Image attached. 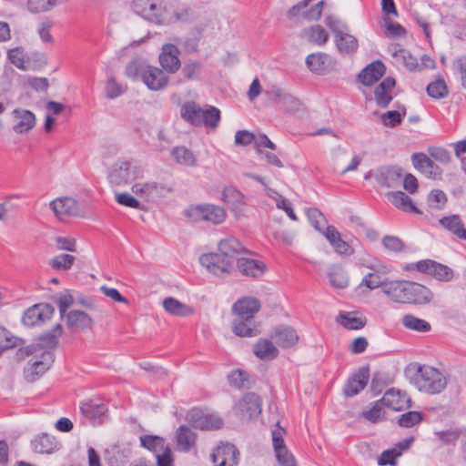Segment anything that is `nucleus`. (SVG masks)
<instances>
[{"mask_svg": "<svg viewBox=\"0 0 466 466\" xmlns=\"http://www.w3.org/2000/svg\"><path fill=\"white\" fill-rule=\"evenodd\" d=\"M408 281L395 280L388 281L384 285L383 292L393 301L406 303Z\"/></svg>", "mask_w": 466, "mask_h": 466, "instance_id": "2f4dec72", "label": "nucleus"}, {"mask_svg": "<svg viewBox=\"0 0 466 466\" xmlns=\"http://www.w3.org/2000/svg\"><path fill=\"white\" fill-rule=\"evenodd\" d=\"M171 156L179 165L193 167L196 165L194 154L185 147H176L171 151Z\"/></svg>", "mask_w": 466, "mask_h": 466, "instance_id": "a18cd8bd", "label": "nucleus"}, {"mask_svg": "<svg viewBox=\"0 0 466 466\" xmlns=\"http://www.w3.org/2000/svg\"><path fill=\"white\" fill-rule=\"evenodd\" d=\"M272 338L275 342L282 348L292 347L299 339L296 330L291 327L277 328Z\"/></svg>", "mask_w": 466, "mask_h": 466, "instance_id": "c9c22d12", "label": "nucleus"}, {"mask_svg": "<svg viewBox=\"0 0 466 466\" xmlns=\"http://www.w3.org/2000/svg\"><path fill=\"white\" fill-rule=\"evenodd\" d=\"M326 25L334 33L336 36V46L341 54H352L359 47L357 38L348 33V26L332 15L325 18Z\"/></svg>", "mask_w": 466, "mask_h": 466, "instance_id": "7ed1b4c3", "label": "nucleus"}, {"mask_svg": "<svg viewBox=\"0 0 466 466\" xmlns=\"http://www.w3.org/2000/svg\"><path fill=\"white\" fill-rule=\"evenodd\" d=\"M406 115V108L403 106L401 111L391 110L384 113L381 116V122L386 127H394L400 125L402 117Z\"/></svg>", "mask_w": 466, "mask_h": 466, "instance_id": "5fc2aeb1", "label": "nucleus"}, {"mask_svg": "<svg viewBox=\"0 0 466 466\" xmlns=\"http://www.w3.org/2000/svg\"><path fill=\"white\" fill-rule=\"evenodd\" d=\"M200 264L210 273L218 277L228 275L234 269L235 264L219 252L204 254L199 258Z\"/></svg>", "mask_w": 466, "mask_h": 466, "instance_id": "0eeeda50", "label": "nucleus"}, {"mask_svg": "<svg viewBox=\"0 0 466 466\" xmlns=\"http://www.w3.org/2000/svg\"><path fill=\"white\" fill-rule=\"evenodd\" d=\"M218 252L227 258L233 260V263L240 258L241 255L248 254L249 251L235 238L222 239L218 243Z\"/></svg>", "mask_w": 466, "mask_h": 466, "instance_id": "b1692460", "label": "nucleus"}, {"mask_svg": "<svg viewBox=\"0 0 466 466\" xmlns=\"http://www.w3.org/2000/svg\"><path fill=\"white\" fill-rule=\"evenodd\" d=\"M452 67L455 73L460 75L461 86L466 89V55L455 58Z\"/></svg>", "mask_w": 466, "mask_h": 466, "instance_id": "774afa93", "label": "nucleus"}, {"mask_svg": "<svg viewBox=\"0 0 466 466\" xmlns=\"http://www.w3.org/2000/svg\"><path fill=\"white\" fill-rule=\"evenodd\" d=\"M202 71V65L197 61L186 63L182 68V74L187 80L197 79Z\"/></svg>", "mask_w": 466, "mask_h": 466, "instance_id": "e2e57ef3", "label": "nucleus"}, {"mask_svg": "<svg viewBox=\"0 0 466 466\" xmlns=\"http://www.w3.org/2000/svg\"><path fill=\"white\" fill-rule=\"evenodd\" d=\"M163 308L167 313L181 317L189 316L193 312L188 306L171 297L163 300Z\"/></svg>", "mask_w": 466, "mask_h": 466, "instance_id": "37998d69", "label": "nucleus"}, {"mask_svg": "<svg viewBox=\"0 0 466 466\" xmlns=\"http://www.w3.org/2000/svg\"><path fill=\"white\" fill-rule=\"evenodd\" d=\"M181 117L194 127L204 126L207 128L216 129L221 119L220 110L210 105L204 107L194 101H187L181 106Z\"/></svg>", "mask_w": 466, "mask_h": 466, "instance_id": "f03ea898", "label": "nucleus"}, {"mask_svg": "<svg viewBox=\"0 0 466 466\" xmlns=\"http://www.w3.org/2000/svg\"><path fill=\"white\" fill-rule=\"evenodd\" d=\"M370 377V370L362 367L347 380L343 392L347 397H353L360 393L367 385Z\"/></svg>", "mask_w": 466, "mask_h": 466, "instance_id": "4be33fe9", "label": "nucleus"}, {"mask_svg": "<svg viewBox=\"0 0 466 466\" xmlns=\"http://www.w3.org/2000/svg\"><path fill=\"white\" fill-rule=\"evenodd\" d=\"M149 65L145 60L139 58L133 59L126 66V75L134 81H143L144 75Z\"/></svg>", "mask_w": 466, "mask_h": 466, "instance_id": "79ce46f5", "label": "nucleus"}, {"mask_svg": "<svg viewBox=\"0 0 466 466\" xmlns=\"http://www.w3.org/2000/svg\"><path fill=\"white\" fill-rule=\"evenodd\" d=\"M406 303L414 305H425L433 299V293L427 287L417 282L408 281Z\"/></svg>", "mask_w": 466, "mask_h": 466, "instance_id": "6ab92c4d", "label": "nucleus"}, {"mask_svg": "<svg viewBox=\"0 0 466 466\" xmlns=\"http://www.w3.org/2000/svg\"><path fill=\"white\" fill-rule=\"evenodd\" d=\"M284 434L285 430L281 427L272 431V445L279 466H298L294 455L285 444Z\"/></svg>", "mask_w": 466, "mask_h": 466, "instance_id": "9d476101", "label": "nucleus"}, {"mask_svg": "<svg viewBox=\"0 0 466 466\" xmlns=\"http://www.w3.org/2000/svg\"><path fill=\"white\" fill-rule=\"evenodd\" d=\"M387 198L390 203L399 209L405 212L420 213L413 204L412 200L402 191H391L387 193Z\"/></svg>", "mask_w": 466, "mask_h": 466, "instance_id": "f704fd0d", "label": "nucleus"}, {"mask_svg": "<svg viewBox=\"0 0 466 466\" xmlns=\"http://www.w3.org/2000/svg\"><path fill=\"white\" fill-rule=\"evenodd\" d=\"M423 415L420 411H408L403 413L398 420V424L403 428H410L420 423Z\"/></svg>", "mask_w": 466, "mask_h": 466, "instance_id": "13d9d810", "label": "nucleus"}, {"mask_svg": "<svg viewBox=\"0 0 466 466\" xmlns=\"http://www.w3.org/2000/svg\"><path fill=\"white\" fill-rule=\"evenodd\" d=\"M141 445L149 451L157 452L164 448V440L157 436L144 435L140 437Z\"/></svg>", "mask_w": 466, "mask_h": 466, "instance_id": "69168bd1", "label": "nucleus"}, {"mask_svg": "<svg viewBox=\"0 0 466 466\" xmlns=\"http://www.w3.org/2000/svg\"><path fill=\"white\" fill-rule=\"evenodd\" d=\"M106 96L114 99L125 92V88L114 77H109L105 86Z\"/></svg>", "mask_w": 466, "mask_h": 466, "instance_id": "338daca9", "label": "nucleus"}, {"mask_svg": "<svg viewBox=\"0 0 466 466\" xmlns=\"http://www.w3.org/2000/svg\"><path fill=\"white\" fill-rule=\"evenodd\" d=\"M178 48L172 44H166L162 47L159 55V63L161 66L168 73H176L180 67Z\"/></svg>", "mask_w": 466, "mask_h": 466, "instance_id": "5701e85b", "label": "nucleus"}, {"mask_svg": "<svg viewBox=\"0 0 466 466\" xmlns=\"http://www.w3.org/2000/svg\"><path fill=\"white\" fill-rule=\"evenodd\" d=\"M395 85V79L391 76H388L375 88V100L379 106L386 107L390 103L392 100L391 91Z\"/></svg>", "mask_w": 466, "mask_h": 466, "instance_id": "c756f323", "label": "nucleus"}, {"mask_svg": "<svg viewBox=\"0 0 466 466\" xmlns=\"http://www.w3.org/2000/svg\"><path fill=\"white\" fill-rule=\"evenodd\" d=\"M139 168L131 161L115 162L108 173V180L115 186H125L134 181L139 175Z\"/></svg>", "mask_w": 466, "mask_h": 466, "instance_id": "39448f33", "label": "nucleus"}, {"mask_svg": "<svg viewBox=\"0 0 466 466\" xmlns=\"http://www.w3.org/2000/svg\"><path fill=\"white\" fill-rule=\"evenodd\" d=\"M228 381L231 386L237 389H248L251 386L249 374L242 370L232 371L228 375Z\"/></svg>", "mask_w": 466, "mask_h": 466, "instance_id": "8fccbe9b", "label": "nucleus"}, {"mask_svg": "<svg viewBox=\"0 0 466 466\" xmlns=\"http://www.w3.org/2000/svg\"><path fill=\"white\" fill-rule=\"evenodd\" d=\"M233 332L238 337H255L259 331L254 319L235 318L233 321Z\"/></svg>", "mask_w": 466, "mask_h": 466, "instance_id": "e433bc0d", "label": "nucleus"}, {"mask_svg": "<svg viewBox=\"0 0 466 466\" xmlns=\"http://www.w3.org/2000/svg\"><path fill=\"white\" fill-rule=\"evenodd\" d=\"M76 258L69 254H59L54 257L49 265L52 268L56 270H68L75 263Z\"/></svg>", "mask_w": 466, "mask_h": 466, "instance_id": "603ef678", "label": "nucleus"}, {"mask_svg": "<svg viewBox=\"0 0 466 466\" xmlns=\"http://www.w3.org/2000/svg\"><path fill=\"white\" fill-rule=\"evenodd\" d=\"M49 206L56 217L62 221L76 217L80 212L77 201L69 197L57 198L51 201Z\"/></svg>", "mask_w": 466, "mask_h": 466, "instance_id": "ddd939ff", "label": "nucleus"}, {"mask_svg": "<svg viewBox=\"0 0 466 466\" xmlns=\"http://www.w3.org/2000/svg\"><path fill=\"white\" fill-rule=\"evenodd\" d=\"M307 216L310 224L315 228L316 230L323 234L325 228L323 225L327 223L324 215L316 208H309L307 209Z\"/></svg>", "mask_w": 466, "mask_h": 466, "instance_id": "864d4df0", "label": "nucleus"}, {"mask_svg": "<svg viewBox=\"0 0 466 466\" xmlns=\"http://www.w3.org/2000/svg\"><path fill=\"white\" fill-rule=\"evenodd\" d=\"M303 35L307 37L309 42L318 46H323L329 40V34L319 25H315L305 28L303 30Z\"/></svg>", "mask_w": 466, "mask_h": 466, "instance_id": "c03bdc74", "label": "nucleus"}, {"mask_svg": "<svg viewBox=\"0 0 466 466\" xmlns=\"http://www.w3.org/2000/svg\"><path fill=\"white\" fill-rule=\"evenodd\" d=\"M31 446L37 453L50 454L58 449V442L55 437L43 433L31 441Z\"/></svg>", "mask_w": 466, "mask_h": 466, "instance_id": "473e14b6", "label": "nucleus"}, {"mask_svg": "<svg viewBox=\"0 0 466 466\" xmlns=\"http://www.w3.org/2000/svg\"><path fill=\"white\" fill-rule=\"evenodd\" d=\"M265 95L286 113H295L302 105L299 98L278 86H272L265 91Z\"/></svg>", "mask_w": 466, "mask_h": 466, "instance_id": "1a4fd4ad", "label": "nucleus"}, {"mask_svg": "<svg viewBox=\"0 0 466 466\" xmlns=\"http://www.w3.org/2000/svg\"><path fill=\"white\" fill-rule=\"evenodd\" d=\"M260 309V302L258 299L253 297H244L238 299L232 307V311L236 318L254 319L256 313Z\"/></svg>", "mask_w": 466, "mask_h": 466, "instance_id": "a211bd4d", "label": "nucleus"}, {"mask_svg": "<svg viewBox=\"0 0 466 466\" xmlns=\"http://www.w3.org/2000/svg\"><path fill=\"white\" fill-rule=\"evenodd\" d=\"M386 67L380 60L368 65L359 74L360 81L365 86H371L377 82L385 73Z\"/></svg>", "mask_w": 466, "mask_h": 466, "instance_id": "c85d7f7f", "label": "nucleus"}, {"mask_svg": "<svg viewBox=\"0 0 466 466\" xmlns=\"http://www.w3.org/2000/svg\"><path fill=\"white\" fill-rule=\"evenodd\" d=\"M439 223L445 229L452 233L459 239H466V228L459 215H451L441 218Z\"/></svg>", "mask_w": 466, "mask_h": 466, "instance_id": "72a5a7b5", "label": "nucleus"}, {"mask_svg": "<svg viewBox=\"0 0 466 466\" xmlns=\"http://www.w3.org/2000/svg\"><path fill=\"white\" fill-rule=\"evenodd\" d=\"M411 158L414 167L421 172H428V168H437L433 161L424 153H415L412 155Z\"/></svg>", "mask_w": 466, "mask_h": 466, "instance_id": "bf43d9fd", "label": "nucleus"}, {"mask_svg": "<svg viewBox=\"0 0 466 466\" xmlns=\"http://www.w3.org/2000/svg\"><path fill=\"white\" fill-rule=\"evenodd\" d=\"M55 309L47 303L34 305L25 311L22 321L27 327H33L38 323H43L53 316Z\"/></svg>", "mask_w": 466, "mask_h": 466, "instance_id": "4468645a", "label": "nucleus"}, {"mask_svg": "<svg viewBox=\"0 0 466 466\" xmlns=\"http://www.w3.org/2000/svg\"><path fill=\"white\" fill-rule=\"evenodd\" d=\"M254 354L260 360H270L275 359L279 350L274 344L265 339H260L257 341L253 348Z\"/></svg>", "mask_w": 466, "mask_h": 466, "instance_id": "4c0bfd02", "label": "nucleus"}, {"mask_svg": "<svg viewBox=\"0 0 466 466\" xmlns=\"http://www.w3.org/2000/svg\"><path fill=\"white\" fill-rule=\"evenodd\" d=\"M395 56L402 60L403 65L408 70H420V65L417 58L413 56L410 52L404 49H400L395 53Z\"/></svg>", "mask_w": 466, "mask_h": 466, "instance_id": "680f3d73", "label": "nucleus"}, {"mask_svg": "<svg viewBox=\"0 0 466 466\" xmlns=\"http://www.w3.org/2000/svg\"><path fill=\"white\" fill-rule=\"evenodd\" d=\"M383 406L382 401L379 400L370 410L362 411L361 416L369 421L376 423L383 417Z\"/></svg>", "mask_w": 466, "mask_h": 466, "instance_id": "0e129e2a", "label": "nucleus"}, {"mask_svg": "<svg viewBox=\"0 0 466 466\" xmlns=\"http://www.w3.org/2000/svg\"><path fill=\"white\" fill-rule=\"evenodd\" d=\"M134 12L155 24L164 21V8L151 0H134L132 3Z\"/></svg>", "mask_w": 466, "mask_h": 466, "instance_id": "9b49d317", "label": "nucleus"}, {"mask_svg": "<svg viewBox=\"0 0 466 466\" xmlns=\"http://www.w3.org/2000/svg\"><path fill=\"white\" fill-rule=\"evenodd\" d=\"M80 410L83 416L93 425H97L103 423L106 420L107 407L99 400H90L81 404Z\"/></svg>", "mask_w": 466, "mask_h": 466, "instance_id": "f3484780", "label": "nucleus"}, {"mask_svg": "<svg viewBox=\"0 0 466 466\" xmlns=\"http://www.w3.org/2000/svg\"><path fill=\"white\" fill-rule=\"evenodd\" d=\"M389 269L387 267L382 266L380 271L370 272L364 276L361 285L367 287L370 289H375L377 288L382 287V290L384 289V285L387 283L381 278L380 273H388Z\"/></svg>", "mask_w": 466, "mask_h": 466, "instance_id": "49530a36", "label": "nucleus"}, {"mask_svg": "<svg viewBox=\"0 0 466 466\" xmlns=\"http://www.w3.org/2000/svg\"><path fill=\"white\" fill-rule=\"evenodd\" d=\"M56 5V0H28L27 8L31 13H42L50 10Z\"/></svg>", "mask_w": 466, "mask_h": 466, "instance_id": "052dcab7", "label": "nucleus"}, {"mask_svg": "<svg viewBox=\"0 0 466 466\" xmlns=\"http://www.w3.org/2000/svg\"><path fill=\"white\" fill-rule=\"evenodd\" d=\"M66 326L72 332H78L91 329L92 318L82 310H71L66 316Z\"/></svg>", "mask_w": 466, "mask_h": 466, "instance_id": "bb28decb", "label": "nucleus"}, {"mask_svg": "<svg viewBox=\"0 0 466 466\" xmlns=\"http://www.w3.org/2000/svg\"><path fill=\"white\" fill-rule=\"evenodd\" d=\"M406 371L412 374L410 382L421 392L438 394L447 386L446 377L431 366L412 363Z\"/></svg>", "mask_w": 466, "mask_h": 466, "instance_id": "f257e3e1", "label": "nucleus"}, {"mask_svg": "<svg viewBox=\"0 0 466 466\" xmlns=\"http://www.w3.org/2000/svg\"><path fill=\"white\" fill-rule=\"evenodd\" d=\"M186 419L194 428L201 431H216L223 425L219 416L197 408L190 410Z\"/></svg>", "mask_w": 466, "mask_h": 466, "instance_id": "6e6552de", "label": "nucleus"}, {"mask_svg": "<svg viewBox=\"0 0 466 466\" xmlns=\"http://www.w3.org/2000/svg\"><path fill=\"white\" fill-rule=\"evenodd\" d=\"M185 214L193 222L208 221L215 225L222 223L227 217L223 208L212 204L190 207Z\"/></svg>", "mask_w": 466, "mask_h": 466, "instance_id": "20e7f679", "label": "nucleus"}, {"mask_svg": "<svg viewBox=\"0 0 466 466\" xmlns=\"http://www.w3.org/2000/svg\"><path fill=\"white\" fill-rule=\"evenodd\" d=\"M377 182L386 187H395L400 184L402 172L398 167H381L376 171Z\"/></svg>", "mask_w": 466, "mask_h": 466, "instance_id": "a878e982", "label": "nucleus"}, {"mask_svg": "<svg viewBox=\"0 0 466 466\" xmlns=\"http://www.w3.org/2000/svg\"><path fill=\"white\" fill-rule=\"evenodd\" d=\"M13 115L17 119V123L14 126L15 133H26L35 125V116L29 110L15 108L13 111Z\"/></svg>", "mask_w": 466, "mask_h": 466, "instance_id": "7c9ffc66", "label": "nucleus"}, {"mask_svg": "<svg viewBox=\"0 0 466 466\" xmlns=\"http://www.w3.org/2000/svg\"><path fill=\"white\" fill-rule=\"evenodd\" d=\"M237 266L243 275L254 279L260 278L267 269L266 264L262 261L243 257L238 258Z\"/></svg>", "mask_w": 466, "mask_h": 466, "instance_id": "cd10ccee", "label": "nucleus"}, {"mask_svg": "<svg viewBox=\"0 0 466 466\" xmlns=\"http://www.w3.org/2000/svg\"><path fill=\"white\" fill-rule=\"evenodd\" d=\"M22 340L11 335V333L3 327H0V355L8 349L16 347Z\"/></svg>", "mask_w": 466, "mask_h": 466, "instance_id": "4d7b16f0", "label": "nucleus"}, {"mask_svg": "<svg viewBox=\"0 0 466 466\" xmlns=\"http://www.w3.org/2000/svg\"><path fill=\"white\" fill-rule=\"evenodd\" d=\"M322 235L339 256L350 257L354 253V248L350 243L341 238L340 233L334 226H327Z\"/></svg>", "mask_w": 466, "mask_h": 466, "instance_id": "aec40b11", "label": "nucleus"}, {"mask_svg": "<svg viewBox=\"0 0 466 466\" xmlns=\"http://www.w3.org/2000/svg\"><path fill=\"white\" fill-rule=\"evenodd\" d=\"M196 438L195 432L186 425H181L177 431V446L183 451H188L195 445Z\"/></svg>", "mask_w": 466, "mask_h": 466, "instance_id": "a19ab883", "label": "nucleus"}, {"mask_svg": "<svg viewBox=\"0 0 466 466\" xmlns=\"http://www.w3.org/2000/svg\"><path fill=\"white\" fill-rule=\"evenodd\" d=\"M148 89L152 91L163 90L168 83V76L164 71L157 66L149 65L142 81Z\"/></svg>", "mask_w": 466, "mask_h": 466, "instance_id": "393cba45", "label": "nucleus"}, {"mask_svg": "<svg viewBox=\"0 0 466 466\" xmlns=\"http://www.w3.org/2000/svg\"><path fill=\"white\" fill-rule=\"evenodd\" d=\"M222 200L236 211H241L245 206L244 195L233 187H227L224 188Z\"/></svg>", "mask_w": 466, "mask_h": 466, "instance_id": "58836bf2", "label": "nucleus"}, {"mask_svg": "<svg viewBox=\"0 0 466 466\" xmlns=\"http://www.w3.org/2000/svg\"><path fill=\"white\" fill-rule=\"evenodd\" d=\"M427 93L433 98H442L448 95V87L444 80L437 79L428 85Z\"/></svg>", "mask_w": 466, "mask_h": 466, "instance_id": "6e6d98bb", "label": "nucleus"}, {"mask_svg": "<svg viewBox=\"0 0 466 466\" xmlns=\"http://www.w3.org/2000/svg\"><path fill=\"white\" fill-rule=\"evenodd\" d=\"M239 452L231 443H222L211 454V461L215 466H237Z\"/></svg>", "mask_w": 466, "mask_h": 466, "instance_id": "2eb2a0df", "label": "nucleus"}, {"mask_svg": "<svg viewBox=\"0 0 466 466\" xmlns=\"http://www.w3.org/2000/svg\"><path fill=\"white\" fill-rule=\"evenodd\" d=\"M405 268L417 269L420 272L431 275L443 282H449L454 277L453 270L451 268L431 259L420 260L417 263L406 266Z\"/></svg>", "mask_w": 466, "mask_h": 466, "instance_id": "423d86ee", "label": "nucleus"}, {"mask_svg": "<svg viewBox=\"0 0 466 466\" xmlns=\"http://www.w3.org/2000/svg\"><path fill=\"white\" fill-rule=\"evenodd\" d=\"M337 321L347 329L357 330L365 327L367 319L357 317L354 312H340Z\"/></svg>", "mask_w": 466, "mask_h": 466, "instance_id": "ea45409f", "label": "nucleus"}, {"mask_svg": "<svg viewBox=\"0 0 466 466\" xmlns=\"http://www.w3.org/2000/svg\"><path fill=\"white\" fill-rule=\"evenodd\" d=\"M54 361V353L52 350H46L41 355V360H31L28 367L25 369V376L28 381H35L42 376Z\"/></svg>", "mask_w": 466, "mask_h": 466, "instance_id": "dca6fc26", "label": "nucleus"}, {"mask_svg": "<svg viewBox=\"0 0 466 466\" xmlns=\"http://www.w3.org/2000/svg\"><path fill=\"white\" fill-rule=\"evenodd\" d=\"M380 401H382L384 406L397 411L411 407L410 398L405 392H401L400 390L393 388L384 393Z\"/></svg>", "mask_w": 466, "mask_h": 466, "instance_id": "412c9836", "label": "nucleus"}, {"mask_svg": "<svg viewBox=\"0 0 466 466\" xmlns=\"http://www.w3.org/2000/svg\"><path fill=\"white\" fill-rule=\"evenodd\" d=\"M327 59L325 54H310L306 58V64L312 72L320 73L325 70Z\"/></svg>", "mask_w": 466, "mask_h": 466, "instance_id": "3c124183", "label": "nucleus"}, {"mask_svg": "<svg viewBox=\"0 0 466 466\" xmlns=\"http://www.w3.org/2000/svg\"><path fill=\"white\" fill-rule=\"evenodd\" d=\"M402 324L405 328L418 332H428L431 329L428 321L410 314H407L402 318Z\"/></svg>", "mask_w": 466, "mask_h": 466, "instance_id": "de8ad7c7", "label": "nucleus"}, {"mask_svg": "<svg viewBox=\"0 0 466 466\" xmlns=\"http://www.w3.org/2000/svg\"><path fill=\"white\" fill-rule=\"evenodd\" d=\"M242 419L250 420L258 417L262 410V401L254 392L246 393L235 407Z\"/></svg>", "mask_w": 466, "mask_h": 466, "instance_id": "f8f14e48", "label": "nucleus"}, {"mask_svg": "<svg viewBox=\"0 0 466 466\" xmlns=\"http://www.w3.org/2000/svg\"><path fill=\"white\" fill-rule=\"evenodd\" d=\"M329 283L337 289H344L349 285L347 273L343 268L334 267L329 273Z\"/></svg>", "mask_w": 466, "mask_h": 466, "instance_id": "09e8293b", "label": "nucleus"}]
</instances>
